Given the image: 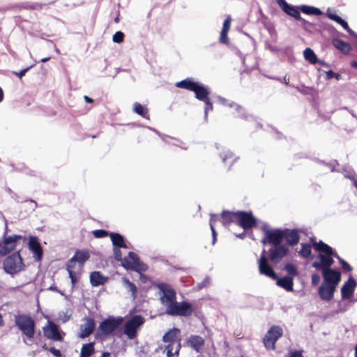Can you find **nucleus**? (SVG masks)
<instances>
[{"label": "nucleus", "instance_id": "7c9ffc66", "mask_svg": "<svg viewBox=\"0 0 357 357\" xmlns=\"http://www.w3.org/2000/svg\"><path fill=\"white\" fill-rule=\"evenodd\" d=\"M122 282L123 286L126 288L128 291L131 293V296L135 300L137 296V286L132 282H130L128 279L123 278L122 279Z\"/></svg>", "mask_w": 357, "mask_h": 357}, {"label": "nucleus", "instance_id": "f8f14e48", "mask_svg": "<svg viewBox=\"0 0 357 357\" xmlns=\"http://www.w3.org/2000/svg\"><path fill=\"white\" fill-rule=\"evenodd\" d=\"M333 254L319 253L314 261V268L323 270L331 267L334 261Z\"/></svg>", "mask_w": 357, "mask_h": 357}, {"label": "nucleus", "instance_id": "49530a36", "mask_svg": "<svg viewBox=\"0 0 357 357\" xmlns=\"http://www.w3.org/2000/svg\"><path fill=\"white\" fill-rule=\"evenodd\" d=\"M337 23L340 24L350 35H353L354 31L349 28L347 22L342 20L340 17L335 21Z\"/></svg>", "mask_w": 357, "mask_h": 357}, {"label": "nucleus", "instance_id": "a878e982", "mask_svg": "<svg viewBox=\"0 0 357 357\" xmlns=\"http://www.w3.org/2000/svg\"><path fill=\"white\" fill-rule=\"evenodd\" d=\"M332 43L335 48L344 54H348L351 50V47L349 43L338 38H334Z\"/></svg>", "mask_w": 357, "mask_h": 357}, {"label": "nucleus", "instance_id": "a211bd4d", "mask_svg": "<svg viewBox=\"0 0 357 357\" xmlns=\"http://www.w3.org/2000/svg\"><path fill=\"white\" fill-rule=\"evenodd\" d=\"M336 288L337 287L334 285L321 282L319 287L318 293L323 301H330L333 298Z\"/></svg>", "mask_w": 357, "mask_h": 357}, {"label": "nucleus", "instance_id": "79ce46f5", "mask_svg": "<svg viewBox=\"0 0 357 357\" xmlns=\"http://www.w3.org/2000/svg\"><path fill=\"white\" fill-rule=\"evenodd\" d=\"M92 233L94 237L97 238H105L109 236V232L105 229H96L93 230Z\"/></svg>", "mask_w": 357, "mask_h": 357}, {"label": "nucleus", "instance_id": "473e14b6", "mask_svg": "<svg viewBox=\"0 0 357 357\" xmlns=\"http://www.w3.org/2000/svg\"><path fill=\"white\" fill-rule=\"evenodd\" d=\"M234 109L238 113V117L245 121H255V116L247 113L241 105L238 104Z\"/></svg>", "mask_w": 357, "mask_h": 357}, {"label": "nucleus", "instance_id": "c9c22d12", "mask_svg": "<svg viewBox=\"0 0 357 357\" xmlns=\"http://www.w3.org/2000/svg\"><path fill=\"white\" fill-rule=\"evenodd\" d=\"M282 271H285L287 273V275L294 277L298 275V271L295 265L291 263H287L282 268Z\"/></svg>", "mask_w": 357, "mask_h": 357}, {"label": "nucleus", "instance_id": "bb28decb", "mask_svg": "<svg viewBox=\"0 0 357 357\" xmlns=\"http://www.w3.org/2000/svg\"><path fill=\"white\" fill-rule=\"evenodd\" d=\"M314 250L319 253L333 254V252L332 248L321 241L316 242L314 240Z\"/></svg>", "mask_w": 357, "mask_h": 357}, {"label": "nucleus", "instance_id": "7ed1b4c3", "mask_svg": "<svg viewBox=\"0 0 357 357\" xmlns=\"http://www.w3.org/2000/svg\"><path fill=\"white\" fill-rule=\"evenodd\" d=\"M15 325L26 338H33L36 333V323L31 316L24 314L15 315Z\"/></svg>", "mask_w": 357, "mask_h": 357}, {"label": "nucleus", "instance_id": "ea45409f", "mask_svg": "<svg viewBox=\"0 0 357 357\" xmlns=\"http://www.w3.org/2000/svg\"><path fill=\"white\" fill-rule=\"evenodd\" d=\"M129 268L130 271H133L139 273L145 272L148 270V266L142 261H141L137 266H130Z\"/></svg>", "mask_w": 357, "mask_h": 357}, {"label": "nucleus", "instance_id": "3c124183", "mask_svg": "<svg viewBox=\"0 0 357 357\" xmlns=\"http://www.w3.org/2000/svg\"><path fill=\"white\" fill-rule=\"evenodd\" d=\"M285 357H303L302 350H290Z\"/></svg>", "mask_w": 357, "mask_h": 357}, {"label": "nucleus", "instance_id": "72a5a7b5", "mask_svg": "<svg viewBox=\"0 0 357 357\" xmlns=\"http://www.w3.org/2000/svg\"><path fill=\"white\" fill-rule=\"evenodd\" d=\"M133 109L135 113L142 116L144 119H149V116L148 114V109L141 105L140 103L136 102L133 104Z\"/></svg>", "mask_w": 357, "mask_h": 357}, {"label": "nucleus", "instance_id": "f3484780", "mask_svg": "<svg viewBox=\"0 0 357 357\" xmlns=\"http://www.w3.org/2000/svg\"><path fill=\"white\" fill-rule=\"evenodd\" d=\"M195 98L205 102L204 107V121H208V114L209 111L213 110V104L208 98L209 91H193Z\"/></svg>", "mask_w": 357, "mask_h": 357}, {"label": "nucleus", "instance_id": "09e8293b", "mask_svg": "<svg viewBox=\"0 0 357 357\" xmlns=\"http://www.w3.org/2000/svg\"><path fill=\"white\" fill-rule=\"evenodd\" d=\"M179 347H180V344H178V349L175 351L174 354H173L172 353V350H173L172 345V344L167 345L166 347H165V350L167 351V357H172L174 355L178 356V352H179Z\"/></svg>", "mask_w": 357, "mask_h": 357}, {"label": "nucleus", "instance_id": "f257e3e1", "mask_svg": "<svg viewBox=\"0 0 357 357\" xmlns=\"http://www.w3.org/2000/svg\"><path fill=\"white\" fill-rule=\"evenodd\" d=\"M264 236L261 243L271 248L266 251L272 264H279L290 252L289 247L296 245L300 241L298 231L296 229L274 228L270 229L268 223L261 228Z\"/></svg>", "mask_w": 357, "mask_h": 357}, {"label": "nucleus", "instance_id": "c85d7f7f", "mask_svg": "<svg viewBox=\"0 0 357 357\" xmlns=\"http://www.w3.org/2000/svg\"><path fill=\"white\" fill-rule=\"evenodd\" d=\"M220 156L224 163H226L228 160H231L229 169H230L231 165L238 159V157L234 156L233 152L228 149H224L221 151L220 153Z\"/></svg>", "mask_w": 357, "mask_h": 357}, {"label": "nucleus", "instance_id": "6ab92c4d", "mask_svg": "<svg viewBox=\"0 0 357 357\" xmlns=\"http://www.w3.org/2000/svg\"><path fill=\"white\" fill-rule=\"evenodd\" d=\"M278 3L287 15L293 17L296 20L305 21V20L301 17L298 8L288 4L285 0H278Z\"/></svg>", "mask_w": 357, "mask_h": 357}, {"label": "nucleus", "instance_id": "a18cd8bd", "mask_svg": "<svg viewBox=\"0 0 357 357\" xmlns=\"http://www.w3.org/2000/svg\"><path fill=\"white\" fill-rule=\"evenodd\" d=\"M124 33L122 31H119L113 35L112 40L114 43H121L124 40Z\"/></svg>", "mask_w": 357, "mask_h": 357}, {"label": "nucleus", "instance_id": "c03bdc74", "mask_svg": "<svg viewBox=\"0 0 357 357\" xmlns=\"http://www.w3.org/2000/svg\"><path fill=\"white\" fill-rule=\"evenodd\" d=\"M121 248L113 247V252L115 260L117 261H121V265L123 266V258L122 257Z\"/></svg>", "mask_w": 357, "mask_h": 357}, {"label": "nucleus", "instance_id": "9d476101", "mask_svg": "<svg viewBox=\"0 0 357 357\" xmlns=\"http://www.w3.org/2000/svg\"><path fill=\"white\" fill-rule=\"evenodd\" d=\"M236 223L245 230H248L257 226V219L251 211H238Z\"/></svg>", "mask_w": 357, "mask_h": 357}, {"label": "nucleus", "instance_id": "5fc2aeb1", "mask_svg": "<svg viewBox=\"0 0 357 357\" xmlns=\"http://www.w3.org/2000/svg\"><path fill=\"white\" fill-rule=\"evenodd\" d=\"M299 10H301L305 14L312 15V6H301L299 8Z\"/></svg>", "mask_w": 357, "mask_h": 357}, {"label": "nucleus", "instance_id": "2eb2a0df", "mask_svg": "<svg viewBox=\"0 0 357 357\" xmlns=\"http://www.w3.org/2000/svg\"><path fill=\"white\" fill-rule=\"evenodd\" d=\"M356 282L354 278L351 276L349 278L347 281H346L341 288V296L342 299L343 300H349L350 299L354 293L355 289L356 287Z\"/></svg>", "mask_w": 357, "mask_h": 357}, {"label": "nucleus", "instance_id": "338daca9", "mask_svg": "<svg viewBox=\"0 0 357 357\" xmlns=\"http://www.w3.org/2000/svg\"><path fill=\"white\" fill-rule=\"evenodd\" d=\"M11 197L13 198L18 203H24V201H20L19 196L15 192H13L11 195Z\"/></svg>", "mask_w": 357, "mask_h": 357}, {"label": "nucleus", "instance_id": "f704fd0d", "mask_svg": "<svg viewBox=\"0 0 357 357\" xmlns=\"http://www.w3.org/2000/svg\"><path fill=\"white\" fill-rule=\"evenodd\" d=\"M267 334L273 338V341H277L282 336V329L279 326H273L269 328Z\"/></svg>", "mask_w": 357, "mask_h": 357}, {"label": "nucleus", "instance_id": "680f3d73", "mask_svg": "<svg viewBox=\"0 0 357 357\" xmlns=\"http://www.w3.org/2000/svg\"><path fill=\"white\" fill-rule=\"evenodd\" d=\"M211 233H212V244L214 245L217 241V232L215 229V226L212 225L210 226Z\"/></svg>", "mask_w": 357, "mask_h": 357}, {"label": "nucleus", "instance_id": "ddd939ff", "mask_svg": "<svg viewBox=\"0 0 357 357\" xmlns=\"http://www.w3.org/2000/svg\"><path fill=\"white\" fill-rule=\"evenodd\" d=\"M84 321V323L80 325L79 329L81 332L78 335V337L81 339L90 336L95 331L96 326L95 320L90 317H85Z\"/></svg>", "mask_w": 357, "mask_h": 357}, {"label": "nucleus", "instance_id": "864d4df0", "mask_svg": "<svg viewBox=\"0 0 357 357\" xmlns=\"http://www.w3.org/2000/svg\"><path fill=\"white\" fill-rule=\"evenodd\" d=\"M228 33L225 31H221L220 36V42L223 44H228L229 43V38H228Z\"/></svg>", "mask_w": 357, "mask_h": 357}, {"label": "nucleus", "instance_id": "5701e85b", "mask_svg": "<svg viewBox=\"0 0 357 357\" xmlns=\"http://www.w3.org/2000/svg\"><path fill=\"white\" fill-rule=\"evenodd\" d=\"M188 344L197 352H200L204 345V340L199 335H191L188 340Z\"/></svg>", "mask_w": 357, "mask_h": 357}, {"label": "nucleus", "instance_id": "0eeeda50", "mask_svg": "<svg viewBox=\"0 0 357 357\" xmlns=\"http://www.w3.org/2000/svg\"><path fill=\"white\" fill-rule=\"evenodd\" d=\"M144 323V318L139 314H136L128 319L123 326V333L130 340L137 335V329Z\"/></svg>", "mask_w": 357, "mask_h": 357}, {"label": "nucleus", "instance_id": "1a4fd4ad", "mask_svg": "<svg viewBox=\"0 0 357 357\" xmlns=\"http://www.w3.org/2000/svg\"><path fill=\"white\" fill-rule=\"evenodd\" d=\"M158 288L162 293L160 298L161 303L167 307L166 309H169L176 301V291L164 282L158 284Z\"/></svg>", "mask_w": 357, "mask_h": 357}, {"label": "nucleus", "instance_id": "0e129e2a", "mask_svg": "<svg viewBox=\"0 0 357 357\" xmlns=\"http://www.w3.org/2000/svg\"><path fill=\"white\" fill-rule=\"evenodd\" d=\"M28 70H29V68H25V69L22 70H21V71H20L19 73H15V74H16V75H17L20 78H21V77H22L25 75L26 72Z\"/></svg>", "mask_w": 357, "mask_h": 357}, {"label": "nucleus", "instance_id": "69168bd1", "mask_svg": "<svg viewBox=\"0 0 357 357\" xmlns=\"http://www.w3.org/2000/svg\"><path fill=\"white\" fill-rule=\"evenodd\" d=\"M327 16L328 17V18H330L331 20H333V21H336L337 20V18L339 17V16L336 14H333V13H328L327 14Z\"/></svg>", "mask_w": 357, "mask_h": 357}, {"label": "nucleus", "instance_id": "9b49d317", "mask_svg": "<svg viewBox=\"0 0 357 357\" xmlns=\"http://www.w3.org/2000/svg\"><path fill=\"white\" fill-rule=\"evenodd\" d=\"M323 282L337 287L341 280V273L331 267L321 270Z\"/></svg>", "mask_w": 357, "mask_h": 357}, {"label": "nucleus", "instance_id": "2f4dec72", "mask_svg": "<svg viewBox=\"0 0 357 357\" xmlns=\"http://www.w3.org/2000/svg\"><path fill=\"white\" fill-rule=\"evenodd\" d=\"M95 343L89 342L84 344L80 352V357H90L95 352Z\"/></svg>", "mask_w": 357, "mask_h": 357}, {"label": "nucleus", "instance_id": "b1692460", "mask_svg": "<svg viewBox=\"0 0 357 357\" xmlns=\"http://www.w3.org/2000/svg\"><path fill=\"white\" fill-rule=\"evenodd\" d=\"M222 223L225 226H227L231 222L237 221L238 211L232 212L230 211L224 210L221 213Z\"/></svg>", "mask_w": 357, "mask_h": 357}, {"label": "nucleus", "instance_id": "a19ab883", "mask_svg": "<svg viewBox=\"0 0 357 357\" xmlns=\"http://www.w3.org/2000/svg\"><path fill=\"white\" fill-rule=\"evenodd\" d=\"M217 100H218L220 104H221L222 105L225 106V107H234L235 109L236 105H238L236 102L231 101L228 99H226L225 98H222L221 96H218Z\"/></svg>", "mask_w": 357, "mask_h": 357}, {"label": "nucleus", "instance_id": "423d86ee", "mask_svg": "<svg viewBox=\"0 0 357 357\" xmlns=\"http://www.w3.org/2000/svg\"><path fill=\"white\" fill-rule=\"evenodd\" d=\"M90 257L89 252L84 250H77L73 257L70 259L66 263V269L69 274L73 287H75L77 282V278L73 271L75 263L78 262L83 265Z\"/></svg>", "mask_w": 357, "mask_h": 357}, {"label": "nucleus", "instance_id": "aec40b11", "mask_svg": "<svg viewBox=\"0 0 357 357\" xmlns=\"http://www.w3.org/2000/svg\"><path fill=\"white\" fill-rule=\"evenodd\" d=\"M175 86L177 88L184 89H208L204 85L194 82L190 78H187L181 82H178L175 84Z\"/></svg>", "mask_w": 357, "mask_h": 357}, {"label": "nucleus", "instance_id": "4c0bfd02", "mask_svg": "<svg viewBox=\"0 0 357 357\" xmlns=\"http://www.w3.org/2000/svg\"><path fill=\"white\" fill-rule=\"evenodd\" d=\"M263 342L264 346L268 349H275L276 341H273V338L268 335L267 333L265 335Z\"/></svg>", "mask_w": 357, "mask_h": 357}, {"label": "nucleus", "instance_id": "cd10ccee", "mask_svg": "<svg viewBox=\"0 0 357 357\" xmlns=\"http://www.w3.org/2000/svg\"><path fill=\"white\" fill-rule=\"evenodd\" d=\"M21 238V235L15 234L8 236L7 235H6V234H3L1 243H3V244H5L6 245L13 246L15 250L17 245V241Z\"/></svg>", "mask_w": 357, "mask_h": 357}, {"label": "nucleus", "instance_id": "412c9836", "mask_svg": "<svg viewBox=\"0 0 357 357\" xmlns=\"http://www.w3.org/2000/svg\"><path fill=\"white\" fill-rule=\"evenodd\" d=\"M107 278L104 276L100 271H93L90 274V282L93 287H99L105 284Z\"/></svg>", "mask_w": 357, "mask_h": 357}, {"label": "nucleus", "instance_id": "603ef678", "mask_svg": "<svg viewBox=\"0 0 357 357\" xmlns=\"http://www.w3.org/2000/svg\"><path fill=\"white\" fill-rule=\"evenodd\" d=\"M231 18L229 15V16L227 17V18L224 21L222 30L229 32V29H230V27H231Z\"/></svg>", "mask_w": 357, "mask_h": 357}, {"label": "nucleus", "instance_id": "37998d69", "mask_svg": "<svg viewBox=\"0 0 357 357\" xmlns=\"http://www.w3.org/2000/svg\"><path fill=\"white\" fill-rule=\"evenodd\" d=\"M14 250L13 246L6 245L5 244L3 246H0V257H4Z\"/></svg>", "mask_w": 357, "mask_h": 357}, {"label": "nucleus", "instance_id": "58836bf2", "mask_svg": "<svg viewBox=\"0 0 357 357\" xmlns=\"http://www.w3.org/2000/svg\"><path fill=\"white\" fill-rule=\"evenodd\" d=\"M299 255L303 258H307L311 254V245L310 244L302 243Z\"/></svg>", "mask_w": 357, "mask_h": 357}, {"label": "nucleus", "instance_id": "4be33fe9", "mask_svg": "<svg viewBox=\"0 0 357 357\" xmlns=\"http://www.w3.org/2000/svg\"><path fill=\"white\" fill-rule=\"evenodd\" d=\"M141 262L139 256L134 252H130L128 257L123 258V267L130 270V266H137Z\"/></svg>", "mask_w": 357, "mask_h": 357}, {"label": "nucleus", "instance_id": "6e6552de", "mask_svg": "<svg viewBox=\"0 0 357 357\" xmlns=\"http://www.w3.org/2000/svg\"><path fill=\"white\" fill-rule=\"evenodd\" d=\"M193 312V307L187 301H176L169 309H166V314L171 316H190Z\"/></svg>", "mask_w": 357, "mask_h": 357}, {"label": "nucleus", "instance_id": "dca6fc26", "mask_svg": "<svg viewBox=\"0 0 357 357\" xmlns=\"http://www.w3.org/2000/svg\"><path fill=\"white\" fill-rule=\"evenodd\" d=\"M29 248L33 252L36 261H41L43 258V248L37 236H31L29 238Z\"/></svg>", "mask_w": 357, "mask_h": 357}, {"label": "nucleus", "instance_id": "052dcab7", "mask_svg": "<svg viewBox=\"0 0 357 357\" xmlns=\"http://www.w3.org/2000/svg\"><path fill=\"white\" fill-rule=\"evenodd\" d=\"M49 351L56 357H62V354L59 349L52 347L49 349Z\"/></svg>", "mask_w": 357, "mask_h": 357}, {"label": "nucleus", "instance_id": "774afa93", "mask_svg": "<svg viewBox=\"0 0 357 357\" xmlns=\"http://www.w3.org/2000/svg\"><path fill=\"white\" fill-rule=\"evenodd\" d=\"M111 354L108 351H104L102 353V355L100 357H109Z\"/></svg>", "mask_w": 357, "mask_h": 357}, {"label": "nucleus", "instance_id": "e433bc0d", "mask_svg": "<svg viewBox=\"0 0 357 357\" xmlns=\"http://www.w3.org/2000/svg\"><path fill=\"white\" fill-rule=\"evenodd\" d=\"M24 203L26 204V212L29 214L34 212L38 207L37 202L32 199H26Z\"/></svg>", "mask_w": 357, "mask_h": 357}, {"label": "nucleus", "instance_id": "6e6d98bb", "mask_svg": "<svg viewBox=\"0 0 357 357\" xmlns=\"http://www.w3.org/2000/svg\"><path fill=\"white\" fill-rule=\"evenodd\" d=\"M340 77L341 75L340 74L335 73L331 70H329L328 71L326 72V79H331L333 77H335L337 79H340Z\"/></svg>", "mask_w": 357, "mask_h": 357}, {"label": "nucleus", "instance_id": "e2e57ef3", "mask_svg": "<svg viewBox=\"0 0 357 357\" xmlns=\"http://www.w3.org/2000/svg\"><path fill=\"white\" fill-rule=\"evenodd\" d=\"M153 132H155L157 135H158L162 139L163 142H167V138H170V137L167 136V135H162V134L157 130L155 129V130H153Z\"/></svg>", "mask_w": 357, "mask_h": 357}, {"label": "nucleus", "instance_id": "de8ad7c7", "mask_svg": "<svg viewBox=\"0 0 357 357\" xmlns=\"http://www.w3.org/2000/svg\"><path fill=\"white\" fill-rule=\"evenodd\" d=\"M210 282V278L208 276H206L202 282L197 284L195 289L197 291H199L205 287H206Z\"/></svg>", "mask_w": 357, "mask_h": 357}, {"label": "nucleus", "instance_id": "20e7f679", "mask_svg": "<svg viewBox=\"0 0 357 357\" xmlns=\"http://www.w3.org/2000/svg\"><path fill=\"white\" fill-rule=\"evenodd\" d=\"M123 323L122 317L109 316L100 322L97 335L110 336L114 335V333L121 326Z\"/></svg>", "mask_w": 357, "mask_h": 357}, {"label": "nucleus", "instance_id": "bf43d9fd", "mask_svg": "<svg viewBox=\"0 0 357 357\" xmlns=\"http://www.w3.org/2000/svg\"><path fill=\"white\" fill-rule=\"evenodd\" d=\"M218 220H219V215L211 213L210 215L209 225L211 226V225H212L215 226V223L216 222H218Z\"/></svg>", "mask_w": 357, "mask_h": 357}, {"label": "nucleus", "instance_id": "4d7b16f0", "mask_svg": "<svg viewBox=\"0 0 357 357\" xmlns=\"http://www.w3.org/2000/svg\"><path fill=\"white\" fill-rule=\"evenodd\" d=\"M340 265L342 268L346 271L350 272L353 270L351 266L345 260H341Z\"/></svg>", "mask_w": 357, "mask_h": 357}, {"label": "nucleus", "instance_id": "393cba45", "mask_svg": "<svg viewBox=\"0 0 357 357\" xmlns=\"http://www.w3.org/2000/svg\"><path fill=\"white\" fill-rule=\"evenodd\" d=\"M180 333V330L177 328H173L167 332L162 337V340L165 342L169 343V344H173L176 340L177 336Z\"/></svg>", "mask_w": 357, "mask_h": 357}, {"label": "nucleus", "instance_id": "39448f33", "mask_svg": "<svg viewBox=\"0 0 357 357\" xmlns=\"http://www.w3.org/2000/svg\"><path fill=\"white\" fill-rule=\"evenodd\" d=\"M24 264L20 251L13 252L3 261V271L10 275L20 273L23 270Z\"/></svg>", "mask_w": 357, "mask_h": 357}, {"label": "nucleus", "instance_id": "13d9d810", "mask_svg": "<svg viewBox=\"0 0 357 357\" xmlns=\"http://www.w3.org/2000/svg\"><path fill=\"white\" fill-rule=\"evenodd\" d=\"M43 8L42 4L40 3H33L31 5H28L24 7V9L29 10H41Z\"/></svg>", "mask_w": 357, "mask_h": 357}, {"label": "nucleus", "instance_id": "8fccbe9b", "mask_svg": "<svg viewBox=\"0 0 357 357\" xmlns=\"http://www.w3.org/2000/svg\"><path fill=\"white\" fill-rule=\"evenodd\" d=\"M305 59L310 63H312V49L310 47L306 48L303 52Z\"/></svg>", "mask_w": 357, "mask_h": 357}, {"label": "nucleus", "instance_id": "f03ea898", "mask_svg": "<svg viewBox=\"0 0 357 357\" xmlns=\"http://www.w3.org/2000/svg\"><path fill=\"white\" fill-rule=\"evenodd\" d=\"M270 261L269 257L266 255V250L264 249L258 259L259 273L275 280L276 284L287 291H292L294 290V278L290 277V275L279 278L270 264Z\"/></svg>", "mask_w": 357, "mask_h": 357}, {"label": "nucleus", "instance_id": "4468645a", "mask_svg": "<svg viewBox=\"0 0 357 357\" xmlns=\"http://www.w3.org/2000/svg\"><path fill=\"white\" fill-rule=\"evenodd\" d=\"M45 337L54 341H61L62 336L60 334L59 326L53 321H48V325L43 327Z\"/></svg>", "mask_w": 357, "mask_h": 357}, {"label": "nucleus", "instance_id": "c756f323", "mask_svg": "<svg viewBox=\"0 0 357 357\" xmlns=\"http://www.w3.org/2000/svg\"><path fill=\"white\" fill-rule=\"evenodd\" d=\"M113 247L121 248L124 245L125 238L119 233L111 232L109 234Z\"/></svg>", "mask_w": 357, "mask_h": 357}]
</instances>
